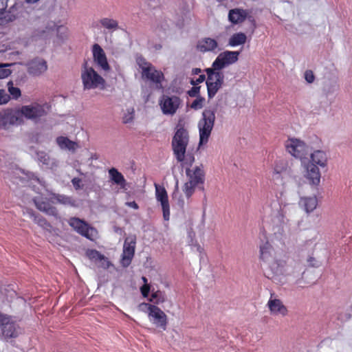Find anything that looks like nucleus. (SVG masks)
Listing matches in <instances>:
<instances>
[{"label": "nucleus", "mask_w": 352, "mask_h": 352, "mask_svg": "<svg viewBox=\"0 0 352 352\" xmlns=\"http://www.w3.org/2000/svg\"><path fill=\"white\" fill-rule=\"evenodd\" d=\"M305 184L310 186L311 188L317 189L320 183V177H305Z\"/></svg>", "instance_id": "obj_37"}, {"label": "nucleus", "mask_w": 352, "mask_h": 352, "mask_svg": "<svg viewBox=\"0 0 352 352\" xmlns=\"http://www.w3.org/2000/svg\"><path fill=\"white\" fill-rule=\"evenodd\" d=\"M33 201L36 208L40 211L52 216H56L58 214L57 209L51 204V198L47 199L42 196H38L35 197Z\"/></svg>", "instance_id": "obj_21"}, {"label": "nucleus", "mask_w": 352, "mask_h": 352, "mask_svg": "<svg viewBox=\"0 0 352 352\" xmlns=\"http://www.w3.org/2000/svg\"><path fill=\"white\" fill-rule=\"evenodd\" d=\"M37 159L43 164H45L51 168L55 164L54 160L50 159L49 155L45 152H38Z\"/></svg>", "instance_id": "obj_33"}, {"label": "nucleus", "mask_w": 352, "mask_h": 352, "mask_svg": "<svg viewBox=\"0 0 352 352\" xmlns=\"http://www.w3.org/2000/svg\"><path fill=\"white\" fill-rule=\"evenodd\" d=\"M8 6V0H0V11H6Z\"/></svg>", "instance_id": "obj_52"}, {"label": "nucleus", "mask_w": 352, "mask_h": 352, "mask_svg": "<svg viewBox=\"0 0 352 352\" xmlns=\"http://www.w3.org/2000/svg\"><path fill=\"white\" fill-rule=\"evenodd\" d=\"M68 223L77 233L89 240H94L98 234L94 228L78 217H71Z\"/></svg>", "instance_id": "obj_14"}, {"label": "nucleus", "mask_w": 352, "mask_h": 352, "mask_svg": "<svg viewBox=\"0 0 352 352\" xmlns=\"http://www.w3.org/2000/svg\"><path fill=\"white\" fill-rule=\"evenodd\" d=\"M8 65V64H0V78H5L10 75L11 71L7 68Z\"/></svg>", "instance_id": "obj_38"}, {"label": "nucleus", "mask_w": 352, "mask_h": 352, "mask_svg": "<svg viewBox=\"0 0 352 352\" xmlns=\"http://www.w3.org/2000/svg\"><path fill=\"white\" fill-rule=\"evenodd\" d=\"M19 327L13 317L0 311V334L5 338L18 337Z\"/></svg>", "instance_id": "obj_11"}, {"label": "nucleus", "mask_w": 352, "mask_h": 352, "mask_svg": "<svg viewBox=\"0 0 352 352\" xmlns=\"http://www.w3.org/2000/svg\"><path fill=\"white\" fill-rule=\"evenodd\" d=\"M155 187L156 199L161 204L163 218L165 221H168L170 219V205L167 192L165 188L160 184H155Z\"/></svg>", "instance_id": "obj_18"}, {"label": "nucleus", "mask_w": 352, "mask_h": 352, "mask_svg": "<svg viewBox=\"0 0 352 352\" xmlns=\"http://www.w3.org/2000/svg\"><path fill=\"white\" fill-rule=\"evenodd\" d=\"M299 205L307 213H310L317 208L318 199L316 195L313 197H302L300 199Z\"/></svg>", "instance_id": "obj_26"}, {"label": "nucleus", "mask_w": 352, "mask_h": 352, "mask_svg": "<svg viewBox=\"0 0 352 352\" xmlns=\"http://www.w3.org/2000/svg\"><path fill=\"white\" fill-rule=\"evenodd\" d=\"M259 260L275 270L276 272L280 267H283L285 265V261L276 258V252L269 241H261L260 243Z\"/></svg>", "instance_id": "obj_4"}, {"label": "nucleus", "mask_w": 352, "mask_h": 352, "mask_svg": "<svg viewBox=\"0 0 352 352\" xmlns=\"http://www.w3.org/2000/svg\"><path fill=\"white\" fill-rule=\"evenodd\" d=\"M149 300L156 305L163 303L166 300L165 294L164 292L157 290L151 294Z\"/></svg>", "instance_id": "obj_34"}, {"label": "nucleus", "mask_w": 352, "mask_h": 352, "mask_svg": "<svg viewBox=\"0 0 352 352\" xmlns=\"http://www.w3.org/2000/svg\"><path fill=\"white\" fill-rule=\"evenodd\" d=\"M17 172L15 173L16 175H19V174H25L24 173V170H21V169H17L16 170Z\"/></svg>", "instance_id": "obj_57"}, {"label": "nucleus", "mask_w": 352, "mask_h": 352, "mask_svg": "<svg viewBox=\"0 0 352 352\" xmlns=\"http://www.w3.org/2000/svg\"><path fill=\"white\" fill-rule=\"evenodd\" d=\"M267 306L270 314L273 316H281L282 317H285L288 314L287 307L283 304L280 299L274 296V293L271 294Z\"/></svg>", "instance_id": "obj_19"}, {"label": "nucleus", "mask_w": 352, "mask_h": 352, "mask_svg": "<svg viewBox=\"0 0 352 352\" xmlns=\"http://www.w3.org/2000/svg\"><path fill=\"white\" fill-rule=\"evenodd\" d=\"M135 109L133 107L127 108L123 115L122 122L124 124L131 123L133 121Z\"/></svg>", "instance_id": "obj_35"}, {"label": "nucleus", "mask_w": 352, "mask_h": 352, "mask_svg": "<svg viewBox=\"0 0 352 352\" xmlns=\"http://www.w3.org/2000/svg\"><path fill=\"white\" fill-rule=\"evenodd\" d=\"M126 205L129 206L131 208H133V209H135V210L139 208V206H138V204L135 201H133L127 202Z\"/></svg>", "instance_id": "obj_53"}, {"label": "nucleus", "mask_w": 352, "mask_h": 352, "mask_svg": "<svg viewBox=\"0 0 352 352\" xmlns=\"http://www.w3.org/2000/svg\"><path fill=\"white\" fill-rule=\"evenodd\" d=\"M109 176H122V175L115 168L109 170Z\"/></svg>", "instance_id": "obj_51"}, {"label": "nucleus", "mask_w": 352, "mask_h": 352, "mask_svg": "<svg viewBox=\"0 0 352 352\" xmlns=\"http://www.w3.org/2000/svg\"><path fill=\"white\" fill-rule=\"evenodd\" d=\"M205 80H206L205 75L201 74L195 80L193 79L191 80L190 83L192 85H196L203 82Z\"/></svg>", "instance_id": "obj_49"}, {"label": "nucleus", "mask_w": 352, "mask_h": 352, "mask_svg": "<svg viewBox=\"0 0 352 352\" xmlns=\"http://www.w3.org/2000/svg\"><path fill=\"white\" fill-rule=\"evenodd\" d=\"M218 47V43L214 38L206 37L199 41L197 48L201 52H213Z\"/></svg>", "instance_id": "obj_25"}, {"label": "nucleus", "mask_w": 352, "mask_h": 352, "mask_svg": "<svg viewBox=\"0 0 352 352\" xmlns=\"http://www.w3.org/2000/svg\"><path fill=\"white\" fill-rule=\"evenodd\" d=\"M19 109H6L0 111V129L8 130L10 126L22 124Z\"/></svg>", "instance_id": "obj_12"}, {"label": "nucleus", "mask_w": 352, "mask_h": 352, "mask_svg": "<svg viewBox=\"0 0 352 352\" xmlns=\"http://www.w3.org/2000/svg\"><path fill=\"white\" fill-rule=\"evenodd\" d=\"M51 201L53 204H60L64 206H76V201L71 197L53 193L51 196Z\"/></svg>", "instance_id": "obj_29"}, {"label": "nucleus", "mask_w": 352, "mask_h": 352, "mask_svg": "<svg viewBox=\"0 0 352 352\" xmlns=\"http://www.w3.org/2000/svg\"><path fill=\"white\" fill-rule=\"evenodd\" d=\"M305 79L308 83H312L315 80V76L311 70H307L305 72Z\"/></svg>", "instance_id": "obj_44"}, {"label": "nucleus", "mask_w": 352, "mask_h": 352, "mask_svg": "<svg viewBox=\"0 0 352 352\" xmlns=\"http://www.w3.org/2000/svg\"><path fill=\"white\" fill-rule=\"evenodd\" d=\"M206 72L208 76L206 80L208 96L209 98H212L221 88L224 76L221 70H216L213 67L206 69Z\"/></svg>", "instance_id": "obj_9"}, {"label": "nucleus", "mask_w": 352, "mask_h": 352, "mask_svg": "<svg viewBox=\"0 0 352 352\" xmlns=\"http://www.w3.org/2000/svg\"><path fill=\"white\" fill-rule=\"evenodd\" d=\"M191 170L190 169L186 170L187 176H203L204 173L202 167L197 166L193 170L192 175L190 174Z\"/></svg>", "instance_id": "obj_40"}, {"label": "nucleus", "mask_w": 352, "mask_h": 352, "mask_svg": "<svg viewBox=\"0 0 352 352\" xmlns=\"http://www.w3.org/2000/svg\"><path fill=\"white\" fill-rule=\"evenodd\" d=\"M239 51L226 50L221 52L212 63V67L216 70H221L236 63L239 60Z\"/></svg>", "instance_id": "obj_15"}, {"label": "nucleus", "mask_w": 352, "mask_h": 352, "mask_svg": "<svg viewBox=\"0 0 352 352\" xmlns=\"http://www.w3.org/2000/svg\"><path fill=\"white\" fill-rule=\"evenodd\" d=\"M284 146L286 151L295 159L300 161L301 167L309 153L308 145L300 139L289 138L285 141Z\"/></svg>", "instance_id": "obj_6"}, {"label": "nucleus", "mask_w": 352, "mask_h": 352, "mask_svg": "<svg viewBox=\"0 0 352 352\" xmlns=\"http://www.w3.org/2000/svg\"><path fill=\"white\" fill-rule=\"evenodd\" d=\"M249 15V12L243 8H233L228 12V21L233 25L242 23Z\"/></svg>", "instance_id": "obj_23"}, {"label": "nucleus", "mask_w": 352, "mask_h": 352, "mask_svg": "<svg viewBox=\"0 0 352 352\" xmlns=\"http://www.w3.org/2000/svg\"><path fill=\"white\" fill-rule=\"evenodd\" d=\"M80 78L84 90L104 89L106 81L92 67L85 63L81 69Z\"/></svg>", "instance_id": "obj_2"}, {"label": "nucleus", "mask_w": 352, "mask_h": 352, "mask_svg": "<svg viewBox=\"0 0 352 352\" xmlns=\"http://www.w3.org/2000/svg\"><path fill=\"white\" fill-rule=\"evenodd\" d=\"M149 305H153L152 304H149L147 302H142L139 305V309L142 311L147 312L148 314V312L150 311Z\"/></svg>", "instance_id": "obj_47"}, {"label": "nucleus", "mask_w": 352, "mask_h": 352, "mask_svg": "<svg viewBox=\"0 0 352 352\" xmlns=\"http://www.w3.org/2000/svg\"><path fill=\"white\" fill-rule=\"evenodd\" d=\"M72 182L76 190L80 188V183L81 182V179L80 177H74Z\"/></svg>", "instance_id": "obj_50"}, {"label": "nucleus", "mask_w": 352, "mask_h": 352, "mask_svg": "<svg viewBox=\"0 0 352 352\" xmlns=\"http://www.w3.org/2000/svg\"><path fill=\"white\" fill-rule=\"evenodd\" d=\"M194 246L196 248V250L198 252H199L200 254L203 253L204 248L197 242L195 243Z\"/></svg>", "instance_id": "obj_54"}, {"label": "nucleus", "mask_w": 352, "mask_h": 352, "mask_svg": "<svg viewBox=\"0 0 352 352\" xmlns=\"http://www.w3.org/2000/svg\"><path fill=\"white\" fill-rule=\"evenodd\" d=\"M14 15L10 14V12L0 11V25H3L15 19Z\"/></svg>", "instance_id": "obj_36"}, {"label": "nucleus", "mask_w": 352, "mask_h": 352, "mask_svg": "<svg viewBox=\"0 0 352 352\" xmlns=\"http://www.w3.org/2000/svg\"><path fill=\"white\" fill-rule=\"evenodd\" d=\"M135 235L127 236L124 242L123 252L121 256V263L123 267H128L131 264L135 254Z\"/></svg>", "instance_id": "obj_16"}, {"label": "nucleus", "mask_w": 352, "mask_h": 352, "mask_svg": "<svg viewBox=\"0 0 352 352\" xmlns=\"http://www.w3.org/2000/svg\"><path fill=\"white\" fill-rule=\"evenodd\" d=\"M137 63L142 69V78L155 84L157 88L162 87V82L164 78L163 73L157 70L151 63L142 57L137 58Z\"/></svg>", "instance_id": "obj_8"}, {"label": "nucleus", "mask_w": 352, "mask_h": 352, "mask_svg": "<svg viewBox=\"0 0 352 352\" xmlns=\"http://www.w3.org/2000/svg\"><path fill=\"white\" fill-rule=\"evenodd\" d=\"M10 100V96L3 89H0V104L7 103Z\"/></svg>", "instance_id": "obj_42"}, {"label": "nucleus", "mask_w": 352, "mask_h": 352, "mask_svg": "<svg viewBox=\"0 0 352 352\" xmlns=\"http://www.w3.org/2000/svg\"><path fill=\"white\" fill-rule=\"evenodd\" d=\"M99 23L109 32H113L119 29L118 21L113 18L103 17L99 20Z\"/></svg>", "instance_id": "obj_31"}, {"label": "nucleus", "mask_w": 352, "mask_h": 352, "mask_svg": "<svg viewBox=\"0 0 352 352\" xmlns=\"http://www.w3.org/2000/svg\"><path fill=\"white\" fill-rule=\"evenodd\" d=\"M87 255L89 259L100 262V266L104 269H107L111 265L110 261L104 255L96 250H91L87 252Z\"/></svg>", "instance_id": "obj_27"}, {"label": "nucleus", "mask_w": 352, "mask_h": 352, "mask_svg": "<svg viewBox=\"0 0 352 352\" xmlns=\"http://www.w3.org/2000/svg\"><path fill=\"white\" fill-rule=\"evenodd\" d=\"M204 177H190V180L186 182L182 188L187 198H190L196 188L204 190Z\"/></svg>", "instance_id": "obj_22"}, {"label": "nucleus", "mask_w": 352, "mask_h": 352, "mask_svg": "<svg viewBox=\"0 0 352 352\" xmlns=\"http://www.w3.org/2000/svg\"><path fill=\"white\" fill-rule=\"evenodd\" d=\"M92 54L94 61L98 67L104 72H109L110 70V66L104 51L100 45L96 43L93 45Z\"/></svg>", "instance_id": "obj_20"}, {"label": "nucleus", "mask_w": 352, "mask_h": 352, "mask_svg": "<svg viewBox=\"0 0 352 352\" xmlns=\"http://www.w3.org/2000/svg\"><path fill=\"white\" fill-rule=\"evenodd\" d=\"M150 289H151V287L148 284H144L140 287V291H141L142 295L145 298L148 297L149 292H150Z\"/></svg>", "instance_id": "obj_45"}, {"label": "nucleus", "mask_w": 352, "mask_h": 352, "mask_svg": "<svg viewBox=\"0 0 352 352\" xmlns=\"http://www.w3.org/2000/svg\"><path fill=\"white\" fill-rule=\"evenodd\" d=\"M310 157H307L302 168L309 176H320L319 168H324L327 165L328 157L325 151L316 150L311 153Z\"/></svg>", "instance_id": "obj_1"}, {"label": "nucleus", "mask_w": 352, "mask_h": 352, "mask_svg": "<svg viewBox=\"0 0 352 352\" xmlns=\"http://www.w3.org/2000/svg\"><path fill=\"white\" fill-rule=\"evenodd\" d=\"M296 283H297V284H300V281H299V280H297V281H296Z\"/></svg>", "instance_id": "obj_60"}, {"label": "nucleus", "mask_w": 352, "mask_h": 352, "mask_svg": "<svg viewBox=\"0 0 352 352\" xmlns=\"http://www.w3.org/2000/svg\"><path fill=\"white\" fill-rule=\"evenodd\" d=\"M111 182L120 186L121 188H124L126 184L124 177H110Z\"/></svg>", "instance_id": "obj_43"}, {"label": "nucleus", "mask_w": 352, "mask_h": 352, "mask_svg": "<svg viewBox=\"0 0 352 352\" xmlns=\"http://www.w3.org/2000/svg\"><path fill=\"white\" fill-rule=\"evenodd\" d=\"M30 182L31 184H35V183L41 184L40 177H30Z\"/></svg>", "instance_id": "obj_55"}, {"label": "nucleus", "mask_w": 352, "mask_h": 352, "mask_svg": "<svg viewBox=\"0 0 352 352\" xmlns=\"http://www.w3.org/2000/svg\"><path fill=\"white\" fill-rule=\"evenodd\" d=\"M47 69V63L43 59L32 60L28 65L29 73L38 76L44 73Z\"/></svg>", "instance_id": "obj_24"}, {"label": "nucleus", "mask_w": 352, "mask_h": 352, "mask_svg": "<svg viewBox=\"0 0 352 352\" xmlns=\"http://www.w3.org/2000/svg\"><path fill=\"white\" fill-rule=\"evenodd\" d=\"M204 102V98L201 97H197L192 103L190 105V107L193 109H199L203 107Z\"/></svg>", "instance_id": "obj_39"}, {"label": "nucleus", "mask_w": 352, "mask_h": 352, "mask_svg": "<svg viewBox=\"0 0 352 352\" xmlns=\"http://www.w3.org/2000/svg\"><path fill=\"white\" fill-rule=\"evenodd\" d=\"M182 100L175 95H163L159 101L162 112L166 116H173L180 108Z\"/></svg>", "instance_id": "obj_13"}, {"label": "nucleus", "mask_w": 352, "mask_h": 352, "mask_svg": "<svg viewBox=\"0 0 352 352\" xmlns=\"http://www.w3.org/2000/svg\"><path fill=\"white\" fill-rule=\"evenodd\" d=\"M201 69H199V68H194L192 70V74H195V75H197L199 73H201Z\"/></svg>", "instance_id": "obj_56"}, {"label": "nucleus", "mask_w": 352, "mask_h": 352, "mask_svg": "<svg viewBox=\"0 0 352 352\" xmlns=\"http://www.w3.org/2000/svg\"><path fill=\"white\" fill-rule=\"evenodd\" d=\"M150 311L148 316L150 321L157 327L165 331L166 329L168 319L166 314L157 306L149 305Z\"/></svg>", "instance_id": "obj_17"}, {"label": "nucleus", "mask_w": 352, "mask_h": 352, "mask_svg": "<svg viewBox=\"0 0 352 352\" xmlns=\"http://www.w3.org/2000/svg\"><path fill=\"white\" fill-rule=\"evenodd\" d=\"M56 143L63 150L75 152L79 148L77 142L70 140L67 137L60 136L56 138Z\"/></svg>", "instance_id": "obj_28"}, {"label": "nucleus", "mask_w": 352, "mask_h": 352, "mask_svg": "<svg viewBox=\"0 0 352 352\" xmlns=\"http://www.w3.org/2000/svg\"><path fill=\"white\" fill-rule=\"evenodd\" d=\"M21 114V121L24 122V118L38 122L42 117L46 116L50 111V106L47 103H32L18 108Z\"/></svg>", "instance_id": "obj_7"}, {"label": "nucleus", "mask_w": 352, "mask_h": 352, "mask_svg": "<svg viewBox=\"0 0 352 352\" xmlns=\"http://www.w3.org/2000/svg\"><path fill=\"white\" fill-rule=\"evenodd\" d=\"M31 216L34 218V221L43 229L50 230L52 228L51 224L43 217L36 215L34 212L31 213Z\"/></svg>", "instance_id": "obj_32"}, {"label": "nucleus", "mask_w": 352, "mask_h": 352, "mask_svg": "<svg viewBox=\"0 0 352 352\" xmlns=\"http://www.w3.org/2000/svg\"><path fill=\"white\" fill-rule=\"evenodd\" d=\"M39 0H25V1L27 3H36L37 1H38Z\"/></svg>", "instance_id": "obj_58"}, {"label": "nucleus", "mask_w": 352, "mask_h": 352, "mask_svg": "<svg viewBox=\"0 0 352 352\" xmlns=\"http://www.w3.org/2000/svg\"><path fill=\"white\" fill-rule=\"evenodd\" d=\"M199 93V87H192L188 91V94L190 97H195L197 96Z\"/></svg>", "instance_id": "obj_48"}, {"label": "nucleus", "mask_w": 352, "mask_h": 352, "mask_svg": "<svg viewBox=\"0 0 352 352\" xmlns=\"http://www.w3.org/2000/svg\"><path fill=\"white\" fill-rule=\"evenodd\" d=\"M189 142L188 131L184 127L177 128L172 139V148L176 160L182 162L185 159L186 147Z\"/></svg>", "instance_id": "obj_5"}, {"label": "nucleus", "mask_w": 352, "mask_h": 352, "mask_svg": "<svg viewBox=\"0 0 352 352\" xmlns=\"http://www.w3.org/2000/svg\"><path fill=\"white\" fill-rule=\"evenodd\" d=\"M54 32H56L58 38L61 41H64L68 38V28L65 25H58L54 21L47 23L44 29L37 32L36 36L38 38L46 40L49 38Z\"/></svg>", "instance_id": "obj_10"}, {"label": "nucleus", "mask_w": 352, "mask_h": 352, "mask_svg": "<svg viewBox=\"0 0 352 352\" xmlns=\"http://www.w3.org/2000/svg\"><path fill=\"white\" fill-rule=\"evenodd\" d=\"M215 111L212 109H206L198 121L199 145L206 144L209 140L215 122Z\"/></svg>", "instance_id": "obj_3"}, {"label": "nucleus", "mask_w": 352, "mask_h": 352, "mask_svg": "<svg viewBox=\"0 0 352 352\" xmlns=\"http://www.w3.org/2000/svg\"><path fill=\"white\" fill-rule=\"evenodd\" d=\"M142 280L144 282V284H148V280L145 276H142Z\"/></svg>", "instance_id": "obj_59"}, {"label": "nucleus", "mask_w": 352, "mask_h": 352, "mask_svg": "<svg viewBox=\"0 0 352 352\" xmlns=\"http://www.w3.org/2000/svg\"><path fill=\"white\" fill-rule=\"evenodd\" d=\"M8 91L13 98H18L21 96V90L18 87H8Z\"/></svg>", "instance_id": "obj_41"}, {"label": "nucleus", "mask_w": 352, "mask_h": 352, "mask_svg": "<svg viewBox=\"0 0 352 352\" xmlns=\"http://www.w3.org/2000/svg\"><path fill=\"white\" fill-rule=\"evenodd\" d=\"M307 261L309 267H318L319 266L318 262L314 256H309Z\"/></svg>", "instance_id": "obj_46"}, {"label": "nucleus", "mask_w": 352, "mask_h": 352, "mask_svg": "<svg viewBox=\"0 0 352 352\" xmlns=\"http://www.w3.org/2000/svg\"><path fill=\"white\" fill-rule=\"evenodd\" d=\"M247 41V36L243 32L233 34L228 39V45L232 47L244 45Z\"/></svg>", "instance_id": "obj_30"}]
</instances>
